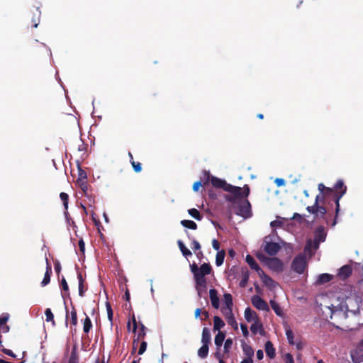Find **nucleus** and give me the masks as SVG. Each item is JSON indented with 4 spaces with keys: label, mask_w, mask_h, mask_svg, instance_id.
<instances>
[{
    "label": "nucleus",
    "mask_w": 363,
    "mask_h": 363,
    "mask_svg": "<svg viewBox=\"0 0 363 363\" xmlns=\"http://www.w3.org/2000/svg\"><path fill=\"white\" fill-rule=\"evenodd\" d=\"M186 233L188 235L189 239L191 240V247L194 250V252H196L197 250H200V249H201L200 243L196 240H195L193 237H191L190 235L189 234L188 231H186Z\"/></svg>",
    "instance_id": "ea45409f"
},
{
    "label": "nucleus",
    "mask_w": 363,
    "mask_h": 363,
    "mask_svg": "<svg viewBox=\"0 0 363 363\" xmlns=\"http://www.w3.org/2000/svg\"><path fill=\"white\" fill-rule=\"evenodd\" d=\"M225 326L224 321L218 316L213 317V330L220 331V329Z\"/></svg>",
    "instance_id": "bb28decb"
},
{
    "label": "nucleus",
    "mask_w": 363,
    "mask_h": 363,
    "mask_svg": "<svg viewBox=\"0 0 363 363\" xmlns=\"http://www.w3.org/2000/svg\"><path fill=\"white\" fill-rule=\"evenodd\" d=\"M45 317H46V321L52 322V325H55L54 315H53L51 309L47 308L45 311Z\"/></svg>",
    "instance_id": "c03bdc74"
},
{
    "label": "nucleus",
    "mask_w": 363,
    "mask_h": 363,
    "mask_svg": "<svg viewBox=\"0 0 363 363\" xmlns=\"http://www.w3.org/2000/svg\"><path fill=\"white\" fill-rule=\"evenodd\" d=\"M275 183L277 184V185L278 186H281L284 185V184H285V181H284V179H279V178H277V179H276V180H275Z\"/></svg>",
    "instance_id": "338daca9"
},
{
    "label": "nucleus",
    "mask_w": 363,
    "mask_h": 363,
    "mask_svg": "<svg viewBox=\"0 0 363 363\" xmlns=\"http://www.w3.org/2000/svg\"><path fill=\"white\" fill-rule=\"evenodd\" d=\"M352 267L349 264H346V265L342 266L339 269L337 275L341 279L345 280L352 274Z\"/></svg>",
    "instance_id": "ddd939ff"
},
{
    "label": "nucleus",
    "mask_w": 363,
    "mask_h": 363,
    "mask_svg": "<svg viewBox=\"0 0 363 363\" xmlns=\"http://www.w3.org/2000/svg\"><path fill=\"white\" fill-rule=\"evenodd\" d=\"M177 244L180 251L184 257H187L192 255L191 252L185 246L182 240H178Z\"/></svg>",
    "instance_id": "473e14b6"
},
{
    "label": "nucleus",
    "mask_w": 363,
    "mask_h": 363,
    "mask_svg": "<svg viewBox=\"0 0 363 363\" xmlns=\"http://www.w3.org/2000/svg\"><path fill=\"white\" fill-rule=\"evenodd\" d=\"M252 305L258 310L269 311V308L267 303L263 300L260 296L257 295H254L252 297Z\"/></svg>",
    "instance_id": "1a4fd4ad"
},
{
    "label": "nucleus",
    "mask_w": 363,
    "mask_h": 363,
    "mask_svg": "<svg viewBox=\"0 0 363 363\" xmlns=\"http://www.w3.org/2000/svg\"><path fill=\"white\" fill-rule=\"evenodd\" d=\"M147 349V342L145 341H142L140 345V348L138 350V354H143Z\"/></svg>",
    "instance_id": "603ef678"
},
{
    "label": "nucleus",
    "mask_w": 363,
    "mask_h": 363,
    "mask_svg": "<svg viewBox=\"0 0 363 363\" xmlns=\"http://www.w3.org/2000/svg\"><path fill=\"white\" fill-rule=\"evenodd\" d=\"M190 269H191V272H192V274L194 276L195 273H196L199 271V267L197 266V264L195 262H193L191 264H190Z\"/></svg>",
    "instance_id": "6e6d98bb"
},
{
    "label": "nucleus",
    "mask_w": 363,
    "mask_h": 363,
    "mask_svg": "<svg viewBox=\"0 0 363 363\" xmlns=\"http://www.w3.org/2000/svg\"><path fill=\"white\" fill-rule=\"evenodd\" d=\"M307 267L306 256L304 254H299L296 256L291 262V267L297 274H301Z\"/></svg>",
    "instance_id": "423d86ee"
},
{
    "label": "nucleus",
    "mask_w": 363,
    "mask_h": 363,
    "mask_svg": "<svg viewBox=\"0 0 363 363\" xmlns=\"http://www.w3.org/2000/svg\"><path fill=\"white\" fill-rule=\"evenodd\" d=\"M209 297L212 306L214 308L218 309L219 308V298L217 290L215 289H211L209 291Z\"/></svg>",
    "instance_id": "4468645a"
},
{
    "label": "nucleus",
    "mask_w": 363,
    "mask_h": 363,
    "mask_svg": "<svg viewBox=\"0 0 363 363\" xmlns=\"http://www.w3.org/2000/svg\"><path fill=\"white\" fill-rule=\"evenodd\" d=\"M245 318L247 322L258 320L257 313L253 311L250 307L245 310Z\"/></svg>",
    "instance_id": "393cba45"
},
{
    "label": "nucleus",
    "mask_w": 363,
    "mask_h": 363,
    "mask_svg": "<svg viewBox=\"0 0 363 363\" xmlns=\"http://www.w3.org/2000/svg\"><path fill=\"white\" fill-rule=\"evenodd\" d=\"M1 351H2L4 354H7V355H9V356H10V357H16L15 354H14V353H13L11 350L4 348V349H2V350H1Z\"/></svg>",
    "instance_id": "052dcab7"
},
{
    "label": "nucleus",
    "mask_w": 363,
    "mask_h": 363,
    "mask_svg": "<svg viewBox=\"0 0 363 363\" xmlns=\"http://www.w3.org/2000/svg\"><path fill=\"white\" fill-rule=\"evenodd\" d=\"M258 328H260L262 330V331H263L262 324L257 325V323H253L250 327V330H251L252 333L254 334L257 333Z\"/></svg>",
    "instance_id": "3c124183"
},
{
    "label": "nucleus",
    "mask_w": 363,
    "mask_h": 363,
    "mask_svg": "<svg viewBox=\"0 0 363 363\" xmlns=\"http://www.w3.org/2000/svg\"><path fill=\"white\" fill-rule=\"evenodd\" d=\"M211 271L212 267L211 264L203 263L200 266L199 271L195 273L194 276L196 284V288L199 297H201V288H203L204 290L206 289V279L205 276L211 274Z\"/></svg>",
    "instance_id": "7ed1b4c3"
},
{
    "label": "nucleus",
    "mask_w": 363,
    "mask_h": 363,
    "mask_svg": "<svg viewBox=\"0 0 363 363\" xmlns=\"http://www.w3.org/2000/svg\"><path fill=\"white\" fill-rule=\"evenodd\" d=\"M212 246L214 250H218L220 248V243L217 240L213 239L212 241Z\"/></svg>",
    "instance_id": "e2e57ef3"
},
{
    "label": "nucleus",
    "mask_w": 363,
    "mask_h": 363,
    "mask_svg": "<svg viewBox=\"0 0 363 363\" xmlns=\"http://www.w3.org/2000/svg\"><path fill=\"white\" fill-rule=\"evenodd\" d=\"M92 328V323L89 316H86L83 323V331L84 333H89Z\"/></svg>",
    "instance_id": "c9c22d12"
},
{
    "label": "nucleus",
    "mask_w": 363,
    "mask_h": 363,
    "mask_svg": "<svg viewBox=\"0 0 363 363\" xmlns=\"http://www.w3.org/2000/svg\"><path fill=\"white\" fill-rule=\"evenodd\" d=\"M250 277V272L249 270L245 267V269H242V279L240 280L239 283V286L241 288H245L247 286L248 280Z\"/></svg>",
    "instance_id": "5701e85b"
},
{
    "label": "nucleus",
    "mask_w": 363,
    "mask_h": 363,
    "mask_svg": "<svg viewBox=\"0 0 363 363\" xmlns=\"http://www.w3.org/2000/svg\"><path fill=\"white\" fill-rule=\"evenodd\" d=\"M209 350V345L206 344H202V346L198 350V356L201 359H205L208 357Z\"/></svg>",
    "instance_id": "c85d7f7f"
},
{
    "label": "nucleus",
    "mask_w": 363,
    "mask_h": 363,
    "mask_svg": "<svg viewBox=\"0 0 363 363\" xmlns=\"http://www.w3.org/2000/svg\"><path fill=\"white\" fill-rule=\"evenodd\" d=\"M52 274V267L49 263L48 259L46 258V272L44 275V278L41 282L42 286H45L50 281V275Z\"/></svg>",
    "instance_id": "2eb2a0df"
},
{
    "label": "nucleus",
    "mask_w": 363,
    "mask_h": 363,
    "mask_svg": "<svg viewBox=\"0 0 363 363\" xmlns=\"http://www.w3.org/2000/svg\"><path fill=\"white\" fill-rule=\"evenodd\" d=\"M9 318V313H4L0 317V327L3 333H8L9 331V326L6 325V323Z\"/></svg>",
    "instance_id": "b1692460"
},
{
    "label": "nucleus",
    "mask_w": 363,
    "mask_h": 363,
    "mask_svg": "<svg viewBox=\"0 0 363 363\" xmlns=\"http://www.w3.org/2000/svg\"><path fill=\"white\" fill-rule=\"evenodd\" d=\"M233 343V341L231 338H228L227 340H225V343H224V352L225 353L229 352L230 350L232 347Z\"/></svg>",
    "instance_id": "49530a36"
},
{
    "label": "nucleus",
    "mask_w": 363,
    "mask_h": 363,
    "mask_svg": "<svg viewBox=\"0 0 363 363\" xmlns=\"http://www.w3.org/2000/svg\"><path fill=\"white\" fill-rule=\"evenodd\" d=\"M259 277L262 279L264 284L269 289H272L276 286V282L269 276L267 275L264 272V274Z\"/></svg>",
    "instance_id": "4be33fe9"
},
{
    "label": "nucleus",
    "mask_w": 363,
    "mask_h": 363,
    "mask_svg": "<svg viewBox=\"0 0 363 363\" xmlns=\"http://www.w3.org/2000/svg\"><path fill=\"white\" fill-rule=\"evenodd\" d=\"M265 352L267 355L270 358L273 359L276 356V350L272 344V342L269 340L267 341L264 347Z\"/></svg>",
    "instance_id": "6ab92c4d"
},
{
    "label": "nucleus",
    "mask_w": 363,
    "mask_h": 363,
    "mask_svg": "<svg viewBox=\"0 0 363 363\" xmlns=\"http://www.w3.org/2000/svg\"><path fill=\"white\" fill-rule=\"evenodd\" d=\"M86 173L84 170L79 169V177L77 179V182L86 181Z\"/></svg>",
    "instance_id": "09e8293b"
},
{
    "label": "nucleus",
    "mask_w": 363,
    "mask_h": 363,
    "mask_svg": "<svg viewBox=\"0 0 363 363\" xmlns=\"http://www.w3.org/2000/svg\"><path fill=\"white\" fill-rule=\"evenodd\" d=\"M215 357L218 359V362H220V360L223 359V354L219 352V350H217V352L214 354Z\"/></svg>",
    "instance_id": "69168bd1"
},
{
    "label": "nucleus",
    "mask_w": 363,
    "mask_h": 363,
    "mask_svg": "<svg viewBox=\"0 0 363 363\" xmlns=\"http://www.w3.org/2000/svg\"><path fill=\"white\" fill-rule=\"evenodd\" d=\"M68 363H79V357L78 354L77 353V349L74 347L72 352L69 357V362Z\"/></svg>",
    "instance_id": "79ce46f5"
},
{
    "label": "nucleus",
    "mask_w": 363,
    "mask_h": 363,
    "mask_svg": "<svg viewBox=\"0 0 363 363\" xmlns=\"http://www.w3.org/2000/svg\"><path fill=\"white\" fill-rule=\"evenodd\" d=\"M351 358L354 363L363 362V347L360 346V344L358 343L356 347L351 351Z\"/></svg>",
    "instance_id": "9d476101"
},
{
    "label": "nucleus",
    "mask_w": 363,
    "mask_h": 363,
    "mask_svg": "<svg viewBox=\"0 0 363 363\" xmlns=\"http://www.w3.org/2000/svg\"><path fill=\"white\" fill-rule=\"evenodd\" d=\"M285 363H294V357L291 354L286 353L284 355Z\"/></svg>",
    "instance_id": "864d4df0"
},
{
    "label": "nucleus",
    "mask_w": 363,
    "mask_h": 363,
    "mask_svg": "<svg viewBox=\"0 0 363 363\" xmlns=\"http://www.w3.org/2000/svg\"><path fill=\"white\" fill-rule=\"evenodd\" d=\"M269 303L272 308L278 316H284V313L278 303H277L274 300H270Z\"/></svg>",
    "instance_id": "cd10ccee"
},
{
    "label": "nucleus",
    "mask_w": 363,
    "mask_h": 363,
    "mask_svg": "<svg viewBox=\"0 0 363 363\" xmlns=\"http://www.w3.org/2000/svg\"><path fill=\"white\" fill-rule=\"evenodd\" d=\"M201 186V182L200 181L194 182V184H193V187H192L193 190L194 191H197Z\"/></svg>",
    "instance_id": "0e129e2a"
},
{
    "label": "nucleus",
    "mask_w": 363,
    "mask_h": 363,
    "mask_svg": "<svg viewBox=\"0 0 363 363\" xmlns=\"http://www.w3.org/2000/svg\"><path fill=\"white\" fill-rule=\"evenodd\" d=\"M181 224L189 229L196 230L197 228V224L191 220H182Z\"/></svg>",
    "instance_id": "4c0bfd02"
},
{
    "label": "nucleus",
    "mask_w": 363,
    "mask_h": 363,
    "mask_svg": "<svg viewBox=\"0 0 363 363\" xmlns=\"http://www.w3.org/2000/svg\"><path fill=\"white\" fill-rule=\"evenodd\" d=\"M327 233L325 230V228L323 225H319L317 227L314 232V239L313 240L315 242L316 247H319L320 242H324L326 238Z\"/></svg>",
    "instance_id": "6e6552de"
},
{
    "label": "nucleus",
    "mask_w": 363,
    "mask_h": 363,
    "mask_svg": "<svg viewBox=\"0 0 363 363\" xmlns=\"http://www.w3.org/2000/svg\"><path fill=\"white\" fill-rule=\"evenodd\" d=\"M241 330L242 332L243 335L247 337L249 335L247 326L245 324L242 323L240 325Z\"/></svg>",
    "instance_id": "5fc2aeb1"
},
{
    "label": "nucleus",
    "mask_w": 363,
    "mask_h": 363,
    "mask_svg": "<svg viewBox=\"0 0 363 363\" xmlns=\"http://www.w3.org/2000/svg\"><path fill=\"white\" fill-rule=\"evenodd\" d=\"M264 357V353H263V351L262 350H259L257 351V358L259 359V360H261Z\"/></svg>",
    "instance_id": "774afa93"
},
{
    "label": "nucleus",
    "mask_w": 363,
    "mask_h": 363,
    "mask_svg": "<svg viewBox=\"0 0 363 363\" xmlns=\"http://www.w3.org/2000/svg\"><path fill=\"white\" fill-rule=\"evenodd\" d=\"M60 284L62 290L67 292V295H69V286L66 279L64 277L62 279Z\"/></svg>",
    "instance_id": "8fccbe9b"
},
{
    "label": "nucleus",
    "mask_w": 363,
    "mask_h": 363,
    "mask_svg": "<svg viewBox=\"0 0 363 363\" xmlns=\"http://www.w3.org/2000/svg\"><path fill=\"white\" fill-rule=\"evenodd\" d=\"M40 18V11L38 8H36L33 12V17L31 19V28H37Z\"/></svg>",
    "instance_id": "a878e982"
},
{
    "label": "nucleus",
    "mask_w": 363,
    "mask_h": 363,
    "mask_svg": "<svg viewBox=\"0 0 363 363\" xmlns=\"http://www.w3.org/2000/svg\"><path fill=\"white\" fill-rule=\"evenodd\" d=\"M242 350H243V352L244 354L247 357V358H252L254 355V350H252V348L247 345L246 343L243 342L242 344Z\"/></svg>",
    "instance_id": "f704fd0d"
},
{
    "label": "nucleus",
    "mask_w": 363,
    "mask_h": 363,
    "mask_svg": "<svg viewBox=\"0 0 363 363\" xmlns=\"http://www.w3.org/2000/svg\"><path fill=\"white\" fill-rule=\"evenodd\" d=\"M78 245L79 247V250L81 251L82 253L84 254L85 251V243L82 239H80L79 240Z\"/></svg>",
    "instance_id": "4d7b16f0"
},
{
    "label": "nucleus",
    "mask_w": 363,
    "mask_h": 363,
    "mask_svg": "<svg viewBox=\"0 0 363 363\" xmlns=\"http://www.w3.org/2000/svg\"><path fill=\"white\" fill-rule=\"evenodd\" d=\"M225 252L224 250L218 251L216 254V264L217 266H220L223 264L224 258H225Z\"/></svg>",
    "instance_id": "58836bf2"
},
{
    "label": "nucleus",
    "mask_w": 363,
    "mask_h": 363,
    "mask_svg": "<svg viewBox=\"0 0 363 363\" xmlns=\"http://www.w3.org/2000/svg\"><path fill=\"white\" fill-rule=\"evenodd\" d=\"M77 279L79 281V296L83 297L85 291L87 290V287L84 286L85 279L83 278L82 272H77Z\"/></svg>",
    "instance_id": "a211bd4d"
},
{
    "label": "nucleus",
    "mask_w": 363,
    "mask_h": 363,
    "mask_svg": "<svg viewBox=\"0 0 363 363\" xmlns=\"http://www.w3.org/2000/svg\"><path fill=\"white\" fill-rule=\"evenodd\" d=\"M145 329H146L145 326L143 323H141L140 330L137 335V338L133 339V348L132 353H133L135 352V350H136L135 344L138 343L140 340H143L145 337V336L146 335Z\"/></svg>",
    "instance_id": "dca6fc26"
},
{
    "label": "nucleus",
    "mask_w": 363,
    "mask_h": 363,
    "mask_svg": "<svg viewBox=\"0 0 363 363\" xmlns=\"http://www.w3.org/2000/svg\"><path fill=\"white\" fill-rule=\"evenodd\" d=\"M282 225L283 222L277 220H273L270 223L272 227H281Z\"/></svg>",
    "instance_id": "bf43d9fd"
},
{
    "label": "nucleus",
    "mask_w": 363,
    "mask_h": 363,
    "mask_svg": "<svg viewBox=\"0 0 363 363\" xmlns=\"http://www.w3.org/2000/svg\"><path fill=\"white\" fill-rule=\"evenodd\" d=\"M246 262L252 269L255 270L258 273L259 276L264 274V271L259 267V264L251 255H247Z\"/></svg>",
    "instance_id": "f8f14e48"
},
{
    "label": "nucleus",
    "mask_w": 363,
    "mask_h": 363,
    "mask_svg": "<svg viewBox=\"0 0 363 363\" xmlns=\"http://www.w3.org/2000/svg\"><path fill=\"white\" fill-rule=\"evenodd\" d=\"M54 266H55V270L57 273V275H59V274L60 273V271H61V265H60V263L58 260H56L54 263Z\"/></svg>",
    "instance_id": "13d9d810"
},
{
    "label": "nucleus",
    "mask_w": 363,
    "mask_h": 363,
    "mask_svg": "<svg viewBox=\"0 0 363 363\" xmlns=\"http://www.w3.org/2000/svg\"><path fill=\"white\" fill-rule=\"evenodd\" d=\"M79 185V186L81 187V189H82L83 191L86 192V191L87 190V183L86 181H83V182H77Z\"/></svg>",
    "instance_id": "680f3d73"
},
{
    "label": "nucleus",
    "mask_w": 363,
    "mask_h": 363,
    "mask_svg": "<svg viewBox=\"0 0 363 363\" xmlns=\"http://www.w3.org/2000/svg\"><path fill=\"white\" fill-rule=\"evenodd\" d=\"M189 214L197 220H201L203 216L200 212L196 208H191L188 211Z\"/></svg>",
    "instance_id": "a19ab883"
},
{
    "label": "nucleus",
    "mask_w": 363,
    "mask_h": 363,
    "mask_svg": "<svg viewBox=\"0 0 363 363\" xmlns=\"http://www.w3.org/2000/svg\"><path fill=\"white\" fill-rule=\"evenodd\" d=\"M285 330H286V338L289 342V344L291 345H294L295 342L294 340V335L293 331L291 330V329L290 328L289 326L285 327Z\"/></svg>",
    "instance_id": "72a5a7b5"
},
{
    "label": "nucleus",
    "mask_w": 363,
    "mask_h": 363,
    "mask_svg": "<svg viewBox=\"0 0 363 363\" xmlns=\"http://www.w3.org/2000/svg\"><path fill=\"white\" fill-rule=\"evenodd\" d=\"M320 194L315 197L314 204L308 206L306 210L308 213L314 215L315 218H323L328 224L326 213L328 212L324 206L328 202V199H332L335 203V216L331 226L334 227L337 224V219L340 212V200L344 196L347 191V186L342 180H338L333 188L326 187L323 183L318 186Z\"/></svg>",
    "instance_id": "f257e3e1"
},
{
    "label": "nucleus",
    "mask_w": 363,
    "mask_h": 363,
    "mask_svg": "<svg viewBox=\"0 0 363 363\" xmlns=\"http://www.w3.org/2000/svg\"><path fill=\"white\" fill-rule=\"evenodd\" d=\"M60 197L61 200L63 202V205L65 206V210L67 211V208H68V201H69V196H68V194L65 193V192H61L60 194ZM65 216H66L67 219L69 220V215L68 212L65 211Z\"/></svg>",
    "instance_id": "c756f323"
},
{
    "label": "nucleus",
    "mask_w": 363,
    "mask_h": 363,
    "mask_svg": "<svg viewBox=\"0 0 363 363\" xmlns=\"http://www.w3.org/2000/svg\"><path fill=\"white\" fill-rule=\"evenodd\" d=\"M265 242L266 244L264 247V250L267 254H268L270 256L276 255L281 249L279 244L277 242L267 241H265Z\"/></svg>",
    "instance_id": "9b49d317"
},
{
    "label": "nucleus",
    "mask_w": 363,
    "mask_h": 363,
    "mask_svg": "<svg viewBox=\"0 0 363 363\" xmlns=\"http://www.w3.org/2000/svg\"><path fill=\"white\" fill-rule=\"evenodd\" d=\"M211 182L216 188L223 189L230 194L225 196V199L229 203H235L237 199L242 196H248L250 194V187L245 184L242 188L228 184L225 180L216 177H211Z\"/></svg>",
    "instance_id": "f03ea898"
},
{
    "label": "nucleus",
    "mask_w": 363,
    "mask_h": 363,
    "mask_svg": "<svg viewBox=\"0 0 363 363\" xmlns=\"http://www.w3.org/2000/svg\"><path fill=\"white\" fill-rule=\"evenodd\" d=\"M247 196H242L238 199L235 203H232L233 204L238 205V214L244 218H247L251 216V204L247 199Z\"/></svg>",
    "instance_id": "39448f33"
},
{
    "label": "nucleus",
    "mask_w": 363,
    "mask_h": 363,
    "mask_svg": "<svg viewBox=\"0 0 363 363\" xmlns=\"http://www.w3.org/2000/svg\"><path fill=\"white\" fill-rule=\"evenodd\" d=\"M224 301L226 305L227 309L228 311H232L233 307V298L230 294H225L224 296Z\"/></svg>",
    "instance_id": "e433bc0d"
},
{
    "label": "nucleus",
    "mask_w": 363,
    "mask_h": 363,
    "mask_svg": "<svg viewBox=\"0 0 363 363\" xmlns=\"http://www.w3.org/2000/svg\"><path fill=\"white\" fill-rule=\"evenodd\" d=\"M329 309L330 311V319L333 320V325L337 328H340L337 324L340 323L341 320H346L347 318V312L345 311L342 308Z\"/></svg>",
    "instance_id": "0eeeda50"
},
{
    "label": "nucleus",
    "mask_w": 363,
    "mask_h": 363,
    "mask_svg": "<svg viewBox=\"0 0 363 363\" xmlns=\"http://www.w3.org/2000/svg\"><path fill=\"white\" fill-rule=\"evenodd\" d=\"M333 279V276L330 274H321L318 276L317 283L319 284H323L330 281Z\"/></svg>",
    "instance_id": "7c9ffc66"
},
{
    "label": "nucleus",
    "mask_w": 363,
    "mask_h": 363,
    "mask_svg": "<svg viewBox=\"0 0 363 363\" xmlns=\"http://www.w3.org/2000/svg\"><path fill=\"white\" fill-rule=\"evenodd\" d=\"M211 342V335L210 330L208 328H203L201 334V343L210 345Z\"/></svg>",
    "instance_id": "aec40b11"
},
{
    "label": "nucleus",
    "mask_w": 363,
    "mask_h": 363,
    "mask_svg": "<svg viewBox=\"0 0 363 363\" xmlns=\"http://www.w3.org/2000/svg\"><path fill=\"white\" fill-rule=\"evenodd\" d=\"M315 244V242L314 240H308L304 247V252L309 254L311 256L314 255L315 251L318 249Z\"/></svg>",
    "instance_id": "f3484780"
},
{
    "label": "nucleus",
    "mask_w": 363,
    "mask_h": 363,
    "mask_svg": "<svg viewBox=\"0 0 363 363\" xmlns=\"http://www.w3.org/2000/svg\"><path fill=\"white\" fill-rule=\"evenodd\" d=\"M225 338V333L223 331H218L216 334L214 342L218 350H220V347Z\"/></svg>",
    "instance_id": "412c9836"
},
{
    "label": "nucleus",
    "mask_w": 363,
    "mask_h": 363,
    "mask_svg": "<svg viewBox=\"0 0 363 363\" xmlns=\"http://www.w3.org/2000/svg\"><path fill=\"white\" fill-rule=\"evenodd\" d=\"M106 307L107 311V315L108 319L110 321V323L112 324L113 322V312L111 308V306L109 302H106Z\"/></svg>",
    "instance_id": "37998d69"
},
{
    "label": "nucleus",
    "mask_w": 363,
    "mask_h": 363,
    "mask_svg": "<svg viewBox=\"0 0 363 363\" xmlns=\"http://www.w3.org/2000/svg\"><path fill=\"white\" fill-rule=\"evenodd\" d=\"M257 257L262 260L266 265L275 272H281L284 270V264L281 259L277 257H267L264 255H257Z\"/></svg>",
    "instance_id": "20e7f679"
},
{
    "label": "nucleus",
    "mask_w": 363,
    "mask_h": 363,
    "mask_svg": "<svg viewBox=\"0 0 363 363\" xmlns=\"http://www.w3.org/2000/svg\"><path fill=\"white\" fill-rule=\"evenodd\" d=\"M226 318L228 319V323L230 325L234 330H238V325L234 317V315L232 311L228 312V314L226 315Z\"/></svg>",
    "instance_id": "2f4dec72"
},
{
    "label": "nucleus",
    "mask_w": 363,
    "mask_h": 363,
    "mask_svg": "<svg viewBox=\"0 0 363 363\" xmlns=\"http://www.w3.org/2000/svg\"><path fill=\"white\" fill-rule=\"evenodd\" d=\"M71 324L74 326L77 325V311L74 306L71 311Z\"/></svg>",
    "instance_id": "a18cd8bd"
},
{
    "label": "nucleus",
    "mask_w": 363,
    "mask_h": 363,
    "mask_svg": "<svg viewBox=\"0 0 363 363\" xmlns=\"http://www.w3.org/2000/svg\"><path fill=\"white\" fill-rule=\"evenodd\" d=\"M131 164L135 172H140L142 170L141 164L138 162L132 161Z\"/></svg>",
    "instance_id": "de8ad7c7"
}]
</instances>
